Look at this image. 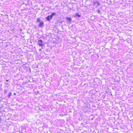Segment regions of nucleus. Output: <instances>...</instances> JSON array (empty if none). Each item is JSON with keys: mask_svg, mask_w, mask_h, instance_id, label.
Segmentation results:
<instances>
[{"mask_svg": "<svg viewBox=\"0 0 133 133\" xmlns=\"http://www.w3.org/2000/svg\"><path fill=\"white\" fill-rule=\"evenodd\" d=\"M56 15L55 12L52 13L50 15L48 16L46 18V19L49 21H50V20L52 19L53 17Z\"/></svg>", "mask_w": 133, "mask_h": 133, "instance_id": "obj_1", "label": "nucleus"}, {"mask_svg": "<svg viewBox=\"0 0 133 133\" xmlns=\"http://www.w3.org/2000/svg\"><path fill=\"white\" fill-rule=\"evenodd\" d=\"M38 42L39 45L42 46H43V45L42 44V41L41 39H38Z\"/></svg>", "mask_w": 133, "mask_h": 133, "instance_id": "obj_2", "label": "nucleus"}, {"mask_svg": "<svg viewBox=\"0 0 133 133\" xmlns=\"http://www.w3.org/2000/svg\"><path fill=\"white\" fill-rule=\"evenodd\" d=\"M43 22L42 21H41V22H39L38 26L39 27H41L43 26Z\"/></svg>", "mask_w": 133, "mask_h": 133, "instance_id": "obj_3", "label": "nucleus"}, {"mask_svg": "<svg viewBox=\"0 0 133 133\" xmlns=\"http://www.w3.org/2000/svg\"><path fill=\"white\" fill-rule=\"evenodd\" d=\"M66 18L69 21V22H70L71 20V19L70 18L66 17Z\"/></svg>", "mask_w": 133, "mask_h": 133, "instance_id": "obj_4", "label": "nucleus"}, {"mask_svg": "<svg viewBox=\"0 0 133 133\" xmlns=\"http://www.w3.org/2000/svg\"><path fill=\"white\" fill-rule=\"evenodd\" d=\"M36 21L38 22H40L41 21V19L39 18H37Z\"/></svg>", "mask_w": 133, "mask_h": 133, "instance_id": "obj_5", "label": "nucleus"}, {"mask_svg": "<svg viewBox=\"0 0 133 133\" xmlns=\"http://www.w3.org/2000/svg\"><path fill=\"white\" fill-rule=\"evenodd\" d=\"M75 15L76 16H77L78 17H80L81 16V15H79L78 14L76 13Z\"/></svg>", "mask_w": 133, "mask_h": 133, "instance_id": "obj_6", "label": "nucleus"}, {"mask_svg": "<svg viewBox=\"0 0 133 133\" xmlns=\"http://www.w3.org/2000/svg\"><path fill=\"white\" fill-rule=\"evenodd\" d=\"M11 95V92H10L8 95V96L10 97V96Z\"/></svg>", "mask_w": 133, "mask_h": 133, "instance_id": "obj_7", "label": "nucleus"}, {"mask_svg": "<svg viewBox=\"0 0 133 133\" xmlns=\"http://www.w3.org/2000/svg\"><path fill=\"white\" fill-rule=\"evenodd\" d=\"M100 12V10H98V13H99Z\"/></svg>", "mask_w": 133, "mask_h": 133, "instance_id": "obj_8", "label": "nucleus"}, {"mask_svg": "<svg viewBox=\"0 0 133 133\" xmlns=\"http://www.w3.org/2000/svg\"><path fill=\"white\" fill-rule=\"evenodd\" d=\"M8 84V82H6V84Z\"/></svg>", "mask_w": 133, "mask_h": 133, "instance_id": "obj_9", "label": "nucleus"}, {"mask_svg": "<svg viewBox=\"0 0 133 133\" xmlns=\"http://www.w3.org/2000/svg\"><path fill=\"white\" fill-rule=\"evenodd\" d=\"M16 95V94H15H15H14V95Z\"/></svg>", "mask_w": 133, "mask_h": 133, "instance_id": "obj_10", "label": "nucleus"}, {"mask_svg": "<svg viewBox=\"0 0 133 133\" xmlns=\"http://www.w3.org/2000/svg\"><path fill=\"white\" fill-rule=\"evenodd\" d=\"M8 80H6V81H7V82H8Z\"/></svg>", "mask_w": 133, "mask_h": 133, "instance_id": "obj_11", "label": "nucleus"}, {"mask_svg": "<svg viewBox=\"0 0 133 133\" xmlns=\"http://www.w3.org/2000/svg\"><path fill=\"white\" fill-rule=\"evenodd\" d=\"M27 67V68H28L29 67Z\"/></svg>", "mask_w": 133, "mask_h": 133, "instance_id": "obj_12", "label": "nucleus"}]
</instances>
